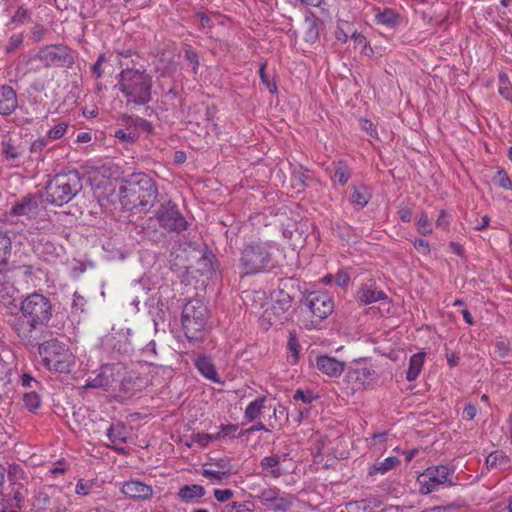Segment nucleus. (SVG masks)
Wrapping results in <instances>:
<instances>
[{
	"label": "nucleus",
	"instance_id": "obj_1",
	"mask_svg": "<svg viewBox=\"0 0 512 512\" xmlns=\"http://www.w3.org/2000/svg\"><path fill=\"white\" fill-rule=\"evenodd\" d=\"M53 315V306L49 298L33 292L20 303V313L10 314L7 323L24 344H33L37 340V330L46 327Z\"/></svg>",
	"mask_w": 512,
	"mask_h": 512
},
{
	"label": "nucleus",
	"instance_id": "obj_2",
	"mask_svg": "<svg viewBox=\"0 0 512 512\" xmlns=\"http://www.w3.org/2000/svg\"><path fill=\"white\" fill-rule=\"evenodd\" d=\"M128 103L145 105L152 100V77L145 70L126 68L117 75L115 86Z\"/></svg>",
	"mask_w": 512,
	"mask_h": 512
},
{
	"label": "nucleus",
	"instance_id": "obj_3",
	"mask_svg": "<svg viewBox=\"0 0 512 512\" xmlns=\"http://www.w3.org/2000/svg\"><path fill=\"white\" fill-rule=\"evenodd\" d=\"M278 248L274 242L247 244L240 258V268L244 275H252L274 267L273 255Z\"/></svg>",
	"mask_w": 512,
	"mask_h": 512
},
{
	"label": "nucleus",
	"instance_id": "obj_4",
	"mask_svg": "<svg viewBox=\"0 0 512 512\" xmlns=\"http://www.w3.org/2000/svg\"><path fill=\"white\" fill-rule=\"evenodd\" d=\"M46 201L62 206L70 202L82 189L81 176L76 170L56 174L46 184Z\"/></svg>",
	"mask_w": 512,
	"mask_h": 512
},
{
	"label": "nucleus",
	"instance_id": "obj_5",
	"mask_svg": "<svg viewBox=\"0 0 512 512\" xmlns=\"http://www.w3.org/2000/svg\"><path fill=\"white\" fill-rule=\"evenodd\" d=\"M208 309L200 299H190L183 306L181 323L189 342L203 341L207 333Z\"/></svg>",
	"mask_w": 512,
	"mask_h": 512
},
{
	"label": "nucleus",
	"instance_id": "obj_6",
	"mask_svg": "<svg viewBox=\"0 0 512 512\" xmlns=\"http://www.w3.org/2000/svg\"><path fill=\"white\" fill-rule=\"evenodd\" d=\"M121 194L128 198L134 205L142 208H150L154 205L158 190L153 180L144 173H134L128 180L126 186L121 187Z\"/></svg>",
	"mask_w": 512,
	"mask_h": 512
},
{
	"label": "nucleus",
	"instance_id": "obj_7",
	"mask_svg": "<svg viewBox=\"0 0 512 512\" xmlns=\"http://www.w3.org/2000/svg\"><path fill=\"white\" fill-rule=\"evenodd\" d=\"M38 350L44 366L49 371L69 373L75 364V356L71 350L57 339L43 342Z\"/></svg>",
	"mask_w": 512,
	"mask_h": 512
},
{
	"label": "nucleus",
	"instance_id": "obj_8",
	"mask_svg": "<svg viewBox=\"0 0 512 512\" xmlns=\"http://www.w3.org/2000/svg\"><path fill=\"white\" fill-rule=\"evenodd\" d=\"M455 468L449 465H438L428 467L418 478L420 492L430 494L438 491L441 487H450L455 484L452 477Z\"/></svg>",
	"mask_w": 512,
	"mask_h": 512
},
{
	"label": "nucleus",
	"instance_id": "obj_9",
	"mask_svg": "<svg viewBox=\"0 0 512 512\" xmlns=\"http://www.w3.org/2000/svg\"><path fill=\"white\" fill-rule=\"evenodd\" d=\"M380 374L372 366L362 361H355L347 370L344 381L351 384V391L373 388L378 382Z\"/></svg>",
	"mask_w": 512,
	"mask_h": 512
},
{
	"label": "nucleus",
	"instance_id": "obj_10",
	"mask_svg": "<svg viewBox=\"0 0 512 512\" xmlns=\"http://www.w3.org/2000/svg\"><path fill=\"white\" fill-rule=\"evenodd\" d=\"M34 59L40 61L44 67H71L74 64L71 49L63 44H51L41 47L34 56Z\"/></svg>",
	"mask_w": 512,
	"mask_h": 512
},
{
	"label": "nucleus",
	"instance_id": "obj_11",
	"mask_svg": "<svg viewBox=\"0 0 512 512\" xmlns=\"http://www.w3.org/2000/svg\"><path fill=\"white\" fill-rule=\"evenodd\" d=\"M156 218L162 228L171 232L179 233L187 228V221L172 201H167L159 207Z\"/></svg>",
	"mask_w": 512,
	"mask_h": 512
},
{
	"label": "nucleus",
	"instance_id": "obj_12",
	"mask_svg": "<svg viewBox=\"0 0 512 512\" xmlns=\"http://www.w3.org/2000/svg\"><path fill=\"white\" fill-rule=\"evenodd\" d=\"M261 504L273 512H284L289 510L295 500V497L289 493L283 492L276 487L266 488L258 496Z\"/></svg>",
	"mask_w": 512,
	"mask_h": 512
},
{
	"label": "nucleus",
	"instance_id": "obj_13",
	"mask_svg": "<svg viewBox=\"0 0 512 512\" xmlns=\"http://www.w3.org/2000/svg\"><path fill=\"white\" fill-rule=\"evenodd\" d=\"M305 304L318 320L325 319L334 310L332 297L327 292L323 291L309 293L305 298Z\"/></svg>",
	"mask_w": 512,
	"mask_h": 512
},
{
	"label": "nucleus",
	"instance_id": "obj_14",
	"mask_svg": "<svg viewBox=\"0 0 512 512\" xmlns=\"http://www.w3.org/2000/svg\"><path fill=\"white\" fill-rule=\"evenodd\" d=\"M292 300L288 294L281 293V298L272 303L263 315V320H268L270 325L282 320V316L291 308Z\"/></svg>",
	"mask_w": 512,
	"mask_h": 512
},
{
	"label": "nucleus",
	"instance_id": "obj_15",
	"mask_svg": "<svg viewBox=\"0 0 512 512\" xmlns=\"http://www.w3.org/2000/svg\"><path fill=\"white\" fill-rule=\"evenodd\" d=\"M121 491L126 497L134 500H148L153 495L152 487L138 480L125 482Z\"/></svg>",
	"mask_w": 512,
	"mask_h": 512
},
{
	"label": "nucleus",
	"instance_id": "obj_16",
	"mask_svg": "<svg viewBox=\"0 0 512 512\" xmlns=\"http://www.w3.org/2000/svg\"><path fill=\"white\" fill-rule=\"evenodd\" d=\"M286 457L287 454H284L282 456H265L260 462V467L262 469V473L264 474V476L275 479L281 477L285 473V470L282 468L283 466L281 465V462L285 461Z\"/></svg>",
	"mask_w": 512,
	"mask_h": 512
},
{
	"label": "nucleus",
	"instance_id": "obj_17",
	"mask_svg": "<svg viewBox=\"0 0 512 512\" xmlns=\"http://www.w3.org/2000/svg\"><path fill=\"white\" fill-rule=\"evenodd\" d=\"M316 367L329 377H338L343 373L345 364L335 357L321 355L316 358Z\"/></svg>",
	"mask_w": 512,
	"mask_h": 512
},
{
	"label": "nucleus",
	"instance_id": "obj_18",
	"mask_svg": "<svg viewBox=\"0 0 512 512\" xmlns=\"http://www.w3.org/2000/svg\"><path fill=\"white\" fill-rule=\"evenodd\" d=\"M267 400L266 396H258L246 406L243 414L245 423L261 420L265 409H271L270 405L267 406Z\"/></svg>",
	"mask_w": 512,
	"mask_h": 512
},
{
	"label": "nucleus",
	"instance_id": "obj_19",
	"mask_svg": "<svg viewBox=\"0 0 512 512\" xmlns=\"http://www.w3.org/2000/svg\"><path fill=\"white\" fill-rule=\"evenodd\" d=\"M18 107L16 92L8 85L0 86V115H11Z\"/></svg>",
	"mask_w": 512,
	"mask_h": 512
},
{
	"label": "nucleus",
	"instance_id": "obj_20",
	"mask_svg": "<svg viewBox=\"0 0 512 512\" xmlns=\"http://www.w3.org/2000/svg\"><path fill=\"white\" fill-rule=\"evenodd\" d=\"M7 272H0V302L5 307H16L15 296L17 289L14 284L7 279Z\"/></svg>",
	"mask_w": 512,
	"mask_h": 512
},
{
	"label": "nucleus",
	"instance_id": "obj_21",
	"mask_svg": "<svg viewBox=\"0 0 512 512\" xmlns=\"http://www.w3.org/2000/svg\"><path fill=\"white\" fill-rule=\"evenodd\" d=\"M107 437L111 441V447L120 453H125L123 444L127 442V429L122 423L111 425L107 430Z\"/></svg>",
	"mask_w": 512,
	"mask_h": 512
},
{
	"label": "nucleus",
	"instance_id": "obj_22",
	"mask_svg": "<svg viewBox=\"0 0 512 512\" xmlns=\"http://www.w3.org/2000/svg\"><path fill=\"white\" fill-rule=\"evenodd\" d=\"M11 212L16 216H27L30 218L37 216L39 212L37 197L30 196L22 199L13 206Z\"/></svg>",
	"mask_w": 512,
	"mask_h": 512
},
{
	"label": "nucleus",
	"instance_id": "obj_23",
	"mask_svg": "<svg viewBox=\"0 0 512 512\" xmlns=\"http://www.w3.org/2000/svg\"><path fill=\"white\" fill-rule=\"evenodd\" d=\"M194 364L202 376H204L213 383L221 382L220 377L216 371V368L209 357L205 355L198 356L195 359Z\"/></svg>",
	"mask_w": 512,
	"mask_h": 512
},
{
	"label": "nucleus",
	"instance_id": "obj_24",
	"mask_svg": "<svg viewBox=\"0 0 512 512\" xmlns=\"http://www.w3.org/2000/svg\"><path fill=\"white\" fill-rule=\"evenodd\" d=\"M206 494V490L202 485L191 484L184 485L179 488L177 497L183 503H191Z\"/></svg>",
	"mask_w": 512,
	"mask_h": 512
},
{
	"label": "nucleus",
	"instance_id": "obj_25",
	"mask_svg": "<svg viewBox=\"0 0 512 512\" xmlns=\"http://www.w3.org/2000/svg\"><path fill=\"white\" fill-rule=\"evenodd\" d=\"M374 11V21L378 25H383L388 28H395L400 22V15L390 8H376Z\"/></svg>",
	"mask_w": 512,
	"mask_h": 512
},
{
	"label": "nucleus",
	"instance_id": "obj_26",
	"mask_svg": "<svg viewBox=\"0 0 512 512\" xmlns=\"http://www.w3.org/2000/svg\"><path fill=\"white\" fill-rule=\"evenodd\" d=\"M385 297V293L375 289L372 284L363 285L357 292V300L365 305L380 301Z\"/></svg>",
	"mask_w": 512,
	"mask_h": 512
},
{
	"label": "nucleus",
	"instance_id": "obj_27",
	"mask_svg": "<svg viewBox=\"0 0 512 512\" xmlns=\"http://www.w3.org/2000/svg\"><path fill=\"white\" fill-rule=\"evenodd\" d=\"M12 253V240L5 232H0V272L8 271V261Z\"/></svg>",
	"mask_w": 512,
	"mask_h": 512
},
{
	"label": "nucleus",
	"instance_id": "obj_28",
	"mask_svg": "<svg viewBox=\"0 0 512 512\" xmlns=\"http://www.w3.org/2000/svg\"><path fill=\"white\" fill-rule=\"evenodd\" d=\"M370 199L371 191L367 186H354L350 201L356 209H363L368 204Z\"/></svg>",
	"mask_w": 512,
	"mask_h": 512
},
{
	"label": "nucleus",
	"instance_id": "obj_29",
	"mask_svg": "<svg viewBox=\"0 0 512 512\" xmlns=\"http://www.w3.org/2000/svg\"><path fill=\"white\" fill-rule=\"evenodd\" d=\"M425 359V353L419 352L411 356L409 361V368L406 373V379L408 381H414L419 376Z\"/></svg>",
	"mask_w": 512,
	"mask_h": 512
},
{
	"label": "nucleus",
	"instance_id": "obj_30",
	"mask_svg": "<svg viewBox=\"0 0 512 512\" xmlns=\"http://www.w3.org/2000/svg\"><path fill=\"white\" fill-rule=\"evenodd\" d=\"M2 146V154L4 155L5 159L11 163H16L19 161L22 151L18 145L15 144V142L8 138L4 139L1 142Z\"/></svg>",
	"mask_w": 512,
	"mask_h": 512
},
{
	"label": "nucleus",
	"instance_id": "obj_31",
	"mask_svg": "<svg viewBox=\"0 0 512 512\" xmlns=\"http://www.w3.org/2000/svg\"><path fill=\"white\" fill-rule=\"evenodd\" d=\"M400 463L399 459L395 456H389L382 461H379L369 468V475L385 474L395 468Z\"/></svg>",
	"mask_w": 512,
	"mask_h": 512
},
{
	"label": "nucleus",
	"instance_id": "obj_32",
	"mask_svg": "<svg viewBox=\"0 0 512 512\" xmlns=\"http://www.w3.org/2000/svg\"><path fill=\"white\" fill-rule=\"evenodd\" d=\"M127 130L135 131L138 135L139 132L149 133L152 130V125L145 119L138 116H128L124 119Z\"/></svg>",
	"mask_w": 512,
	"mask_h": 512
},
{
	"label": "nucleus",
	"instance_id": "obj_33",
	"mask_svg": "<svg viewBox=\"0 0 512 512\" xmlns=\"http://www.w3.org/2000/svg\"><path fill=\"white\" fill-rule=\"evenodd\" d=\"M69 129L70 126L67 122H58L46 132L45 137L48 141L60 140L68 133Z\"/></svg>",
	"mask_w": 512,
	"mask_h": 512
},
{
	"label": "nucleus",
	"instance_id": "obj_34",
	"mask_svg": "<svg viewBox=\"0 0 512 512\" xmlns=\"http://www.w3.org/2000/svg\"><path fill=\"white\" fill-rule=\"evenodd\" d=\"M27 480L17 481L16 484L11 485V493L13 495V503L18 506H22L24 499L27 495V489L25 485L27 484Z\"/></svg>",
	"mask_w": 512,
	"mask_h": 512
},
{
	"label": "nucleus",
	"instance_id": "obj_35",
	"mask_svg": "<svg viewBox=\"0 0 512 512\" xmlns=\"http://www.w3.org/2000/svg\"><path fill=\"white\" fill-rule=\"evenodd\" d=\"M508 464V459L502 451L491 452L486 458V465L490 468H505Z\"/></svg>",
	"mask_w": 512,
	"mask_h": 512
},
{
	"label": "nucleus",
	"instance_id": "obj_36",
	"mask_svg": "<svg viewBox=\"0 0 512 512\" xmlns=\"http://www.w3.org/2000/svg\"><path fill=\"white\" fill-rule=\"evenodd\" d=\"M202 475L214 483H220L230 477V469L204 468Z\"/></svg>",
	"mask_w": 512,
	"mask_h": 512
},
{
	"label": "nucleus",
	"instance_id": "obj_37",
	"mask_svg": "<svg viewBox=\"0 0 512 512\" xmlns=\"http://www.w3.org/2000/svg\"><path fill=\"white\" fill-rule=\"evenodd\" d=\"M299 349H300V345H299L297 337L290 333L289 339L287 342V350H288L287 361L290 364L295 365L297 363Z\"/></svg>",
	"mask_w": 512,
	"mask_h": 512
},
{
	"label": "nucleus",
	"instance_id": "obj_38",
	"mask_svg": "<svg viewBox=\"0 0 512 512\" xmlns=\"http://www.w3.org/2000/svg\"><path fill=\"white\" fill-rule=\"evenodd\" d=\"M351 177V171L345 162L339 161L335 168L333 179L340 185L344 186L347 184Z\"/></svg>",
	"mask_w": 512,
	"mask_h": 512
},
{
	"label": "nucleus",
	"instance_id": "obj_39",
	"mask_svg": "<svg viewBox=\"0 0 512 512\" xmlns=\"http://www.w3.org/2000/svg\"><path fill=\"white\" fill-rule=\"evenodd\" d=\"M416 226L418 233L423 236H429L433 233L432 221L429 219L428 215L425 212H422L418 216Z\"/></svg>",
	"mask_w": 512,
	"mask_h": 512
},
{
	"label": "nucleus",
	"instance_id": "obj_40",
	"mask_svg": "<svg viewBox=\"0 0 512 512\" xmlns=\"http://www.w3.org/2000/svg\"><path fill=\"white\" fill-rule=\"evenodd\" d=\"M362 506V512H374L381 506V501L377 498H368L361 501L351 502L350 508Z\"/></svg>",
	"mask_w": 512,
	"mask_h": 512
},
{
	"label": "nucleus",
	"instance_id": "obj_41",
	"mask_svg": "<svg viewBox=\"0 0 512 512\" xmlns=\"http://www.w3.org/2000/svg\"><path fill=\"white\" fill-rule=\"evenodd\" d=\"M7 473L10 484H16L17 481L27 480L22 467L18 464L14 463L9 465Z\"/></svg>",
	"mask_w": 512,
	"mask_h": 512
},
{
	"label": "nucleus",
	"instance_id": "obj_42",
	"mask_svg": "<svg viewBox=\"0 0 512 512\" xmlns=\"http://www.w3.org/2000/svg\"><path fill=\"white\" fill-rule=\"evenodd\" d=\"M217 440H219L218 433H197L192 435V441L201 447H206L209 443Z\"/></svg>",
	"mask_w": 512,
	"mask_h": 512
},
{
	"label": "nucleus",
	"instance_id": "obj_43",
	"mask_svg": "<svg viewBox=\"0 0 512 512\" xmlns=\"http://www.w3.org/2000/svg\"><path fill=\"white\" fill-rule=\"evenodd\" d=\"M351 38L354 41V44L362 47L361 52L364 55H370L373 53L372 48L370 47L366 37L363 34L352 32Z\"/></svg>",
	"mask_w": 512,
	"mask_h": 512
},
{
	"label": "nucleus",
	"instance_id": "obj_44",
	"mask_svg": "<svg viewBox=\"0 0 512 512\" xmlns=\"http://www.w3.org/2000/svg\"><path fill=\"white\" fill-rule=\"evenodd\" d=\"M24 405L30 411H35L40 407V397L35 392L25 393L23 397Z\"/></svg>",
	"mask_w": 512,
	"mask_h": 512
},
{
	"label": "nucleus",
	"instance_id": "obj_45",
	"mask_svg": "<svg viewBox=\"0 0 512 512\" xmlns=\"http://www.w3.org/2000/svg\"><path fill=\"white\" fill-rule=\"evenodd\" d=\"M387 433L374 434L371 439V446L376 452L382 453L386 450Z\"/></svg>",
	"mask_w": 512,
	"mask_h": 512
},
{
	"label": "nucleus",
	"instance_id": "obj_46",
	"mask_svg": "<svg viewBox=\"0 0 512 512\" xmlns=\"http://www.w3.org/2000/svg\"><path fill=\"white\" fill-rule=\"evenodd\" d=\"M31 13L28 9L23 6L18 7L14 15L11 18L13 24H24L30 20Z\"/></svg>",
	"mask_w": 512,
	"mask_h": 512
},
{
	"label": "nucleus",
	"instance_id": "obj_47",
	"mask_svg": "<svg viewBox=\"0 0 512 512\" xmlns=\"http://www.w3.org/2000/svg\"><path fill=\"white\" fill-rule=\"evenodd\" d=\"M238 430V424H222L219 426V431L217 432L220 439H231L235 437V433Z\"/></svg>",
	"mask_w": 512,
	"mask_h": 512
},
{
	"label": "nucleus",
	"instance_id": "obj_48",
	"mask_svg": "<svg viewBox=\"0 0 512 512\" xmlns=\"http://www.w3.org/2000/svg\"><path fill=\"white\" fill-rule=\"evenodd\" d=\"M68 469H69V465L66 462V460L60 459L51 466L47 475L56 477L58 475L64 474L66 471H68Z\"/></svg>",
	"mask_w": 512,
	"mask_h": 512
},
{
	"label": "nucleus",
	"instance_id": "obj_49",
	"mask_svg": "<svg viewBox=\"0 0 512 512\" xmlns=\"http://www.w3.org/2000/svg\"><path fill=\"white\" fill-rule=\"evenodd\" d=\"M499 82V93L505 99L512 101V87L509 85L506 75H500Z\"/></svg>",
	"mask_w": 512,
	"mask_h": 512
},
{
	"label": "nucleus",
	"instance_id": "obj_50",
	"mask_svg": "<svg viewBox=\"0 0 512 512\" xmlns=\"http://www.w3.org/2000/svg\"><path fill=\"white\" fill-rule=\"evenodd\" d=\"M49 141L45 136L35 139L30 145V152L33 154H41L48 146Z\"/></svg>",
	"mask_w": 512,
	"mask_h": 512
},
{
	"label": "nucleus",
	"instance_id": "obj_51",
	"mask_svg": "<svg viewBox=\"0 0 512 512\" xmlns=\"http://www.w3.org/2000/svg\"><path fill=\"white\" fill-rule=\"evenodd\" d=\"M115 137L122 142H134L138 138L135 131L119 129L115 132Z\"/></svg>",
	"mask_w": 512,
	"mask_h": 512
},
{
	"label": "nucleus",
	"instance_id": "obj_52",
	"mask_svg": "<svg viewBox=\"0 0 512 512\" xmlns=\"http://www.w3.org/2000/svg\"><path fill=\"white\" fill-rule=\"evenodd\" d=\"M350 283V274L346 269H340L335 275V284L341 288H347Z\"/></svg>",
	"mask_w": 512,
	"mask_h": 512
},
{
	"label": "nucleus",
	"instance_id": "obj_53",
	"mask_svg": "<svg viewBox=\"0 0 512 512\" xmlns=\"http://www.w3.org/2000/svg\"><path fill=\"white\" fill-rule=\"evenodd\" d=\"M345 26H349L348 22H339L337 29L335 31L336 39L343 43H346L348 41L350 32L345 28Z\"/></svg>",
	"mask_w": 512,
	"mask_h": 512
},
{
	"label": "nucleus",
	"instance_id": "obj_54",
	"mask_svg": "<svg viewBox=\"0 0 512 512\" xmlns=\"http://www.w3.org/2000/svg\"><path fill=\"white\" fill-rule=\"evenodd\" d=\"M272 410V415L268 417V426L274 428L275 423L279 420L280 416L284 415L285 407L279 404L277 406H274Z\"/></svg>",
	"mask_w": 512,
	"mask_h": 512
},
{
	"label": "nucleus",
	"instance_id": "obj_55",
	"mask_svg": "<svg viewBox=\"0 0 512 512\" xmlns=\"http://www.w3.org/2000/svg\"><path fill=\"white\" fill-rule=\"evenodd\" d=\"M450 220L451 216L445 210H441L436 219V227L446 231L449 229Z\"/></svg>",
	"mask_w": 512,
	"mask_h": 512
},
{
	"label": "nucleus",
	"instance_id": "obj_56",
	"mask_svg": "<svg viewBox=\"0 0 512 512\" xmlns=\"http://www.w3.org/2000/svg\"><path fill=\"white\" fill-rule=\"evenodd\" d=\"M46 28L41 24H36L31 28V38L34 42L42 41L46 35Z\"/></svg>",
	"mask_w": 512,
	"mask_h": 512
},
{
	"label": "nucleus",
	"instance_id": "obj_57",
	"mask_svg": "<svg viewBox=\"0 0 512 512\" xmlns=\"http://www.w3.org/2000/svg\"><path fill=\"white\" fill-rule=\"evenodd\" d=\"M253 425L242 432V434H253L259 431L270 432L273 428L269 427L268 424L265 425L261 420L253 421Z\"/></svg>",
	"mask_w": 512,
	"mask_h": 512
},
{
	"label": "nucleus",
	"instance_id": "obj_58",
	"mask_svg": "<svg viewBox=\"0 0 512 512\" xmlns=\"http://www.w3.org/2000/svg\"><path fill=\"white\" fill-rule=\"evenodd\" d=\"M185 58L192 65L193 73L196 74L199 68V58L193 49L185 50Z\"/></svg>",
	"mask_w": 512,
	"mask_h": 512
},
{
	"label": "nucleus",
	"instance_id": "obj_59",
	"mask_svg": "<svg viewBox=\"0 0 512 512\" xmlns=\"http://www.w3.org/2000/svg\"><path fill=\"white\" fill-rule=\"evenodd\" d=\"M93 483L80 479L75 488V492L78 495H88L92 489Z\"/></svg>",
	"mask_w": 512,
	"mask_h": 512
},
{
	"label": "nucleus",
	"instance_id": "obj_60",
	"mask_svg": "<svg viewBox=\"0 0 512 512\" xmlns=\"http://www.w3.org/2000/svg\"><path fill=\"white\" fill-rule=\"evenodd\" d=\"M214 497L219 502H226L233 497V491L230 489H215Z\"/></svg>",
	"mask_w": 512,
	"mask_h": 512
},
{
	"label": "nucleus",
	"instance_id": "obj_61",
	"mask_svg": "<svg viewBox=\"0 0 512 512\" xmlns=\"http://www.w3.org/2000/svg\"><path fill=\"white\" fill-rule=\"evenodd\" d=\"M359 125L362 130L366 131L371 137H377V131L374 127V124L365 118H361L359 120Z\"/></svg>",
	"mask_w": 512,
	"mask_h": 512
},
{
	"label": "nucleus",
	"instance_id": "obj_62",
	"mask_svg": "<svg viewBox=\"0 0 512 512\" xmlns=\"http://www.w3.org/2000/svg\"><path fill=\"white\" fill-rule=\"evenodd\" d=\"M510 351L509 345L505 341H498L495 344V353L500 358H505L508 356Z\"/></svg>",
	"mask_w": 512,
	"mask_h": 512
},
{
	"label": "nucleus",
	"instance_id": "obj_63",
	"mask_svg": "<svg viewBox=\"0 0 512 512\" xmlns=\"http://www.w3.org/2000/svg\"><path fill=\"white\" fill-rule=\"evenodd\" d=\"M293 398L295 400H301L304 403H312L314 399H316V396L312 392H304L303 390L298 389Z\"/></svg>",
	"mask_w": 512,
	"mask_h": 512
},
{
	"label": "nucleus",
	"instance_id": "obj_64",
	"mask_svg": "<svg viewBox=\"0 0 512 512\" xmlns=\"http://www.w3.org/2000/svg\"><path fill=\"white\" fill-rule=\"evenodd\" d=\"M414 248L423 255H428L430 253L429 243L423 239H415L413 241Z\"/></svg>",
	"mask_w": 512,
	"mask_h": 512
}]
</instances>
